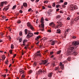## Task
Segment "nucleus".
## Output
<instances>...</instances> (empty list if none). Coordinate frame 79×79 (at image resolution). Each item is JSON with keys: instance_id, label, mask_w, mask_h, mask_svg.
Returning <instances> with one entry per match:
<instances>
[{"instance_id": "nucleus-4", "label": "nucleus", "mask_w": 79, "mask_h": 79, "mask_svg": "<svg viewBox=\"0 0 79 79\" xmlns=\"http://www.w3.org/2000/svg\"><path fill=\"white\" fill-rule=\"evenodd\" d=\"M48 63V60H43L41 63H40V64H45L46 63Z\"/></svg>"}, {"instance_id": "nucleus-27", "label": "nucleus", "mask_w": 79, "mask_h": 79, "mask_svg": "<svg viewBox=\"0 0 79 79\" xmlns=\"http://www.w3.org/2000/svg\"><path fill=\"white\" fill-rule=\"evenodd\" d=\"M5 58H6V57L4 55L2 57V59L3 60H4L5 59Z\"/></svg>"}, {"instance_id": "nucleus-13", "label": "nucleus", "mask_w": 79, "mask_h": 79, "mask_svg": "<svg viewBox=\"0 0 79 79\" xmlns=\"http://www.w3.org/2000/svg\"><path fill=\"white\" fill-rule=\"evenodd\" d=\"M40 36L39 35L37 36V37L36 38L35 40H37V41H38V40H39V39H40Z\"/></svg>"}, {"instance_id": "nucleus-38", "label": "nucleus", "mask_w": 79, "mask_h": 79, "mask_svg": "<svg viewBox=\"0 0 79 79\" xmlns=\"http://www.w3.org/2000/svg\"><path fill=\"white\" fill-rule=\"evenodd\" d=\"M39 32H34V34H36V35H38L39 34Z\"/></svg>"}, {"instance_id": "nucleus-42", "label": "nucleus", "mask_w": 79, "mask_h": 79, "mask_svg": "<svg viewBox=\"0 0 79 79\" xmlns=\"http://www.w3.org/2000/svg\"><path fill=\"white\" fill-rule=\"evenodd\" d=\"M5 63L6 64H8V60H7L6 61H5Z\"/></svg>"}, {"instance_id": "nucleus-26", "label": "nucleus", "mask_w": 79, "mask_h": 79, "mask_svg": "<svg viewBox=\"0 0 79 79\" xmlns=\"http://www.w3.org/2000/svg\"><path fill=\"white\" fill-rule=\"evenodd\" d=\"M63 25V24L61 23H60V24L58 25V26H60V27H61Z\"/></svg>"}, {"instance_id": "nucleus-23", "label": "nucleus", "mask_w": 79, "mask_h": 79, "mask_svg": "<svg viewBox=\"0 0 79 79\" xmlns=\"http://www.w3.org/2000/svg\"><path fill=\"white\" fill-rule=\"evenodd\" d=\"M10 47H11V49H13V48H14V45H13V44H11Z\"/></svg>"}, {"instance_id": "nucleus-37", "label": "nucleus", "mask_w": 79, "mask_h": 79, "mask_svg": "<svg viewBox=\"0 0 79 79\" xmlns=\"http://www.w3.org/2000/svg\"><path fill=\"white\" fill-rule=\"evenodd\" d=\"M12 50H9V52H10V54H12Z\"/></svg>"}, {"instance_id": "nucleus-57", "label": "nucleus", "mask_w": 79, "mask_h": 79, "mask_svg": "<svg viewBox=\"0 0 79 79\" xmlns=\"http://www.w3.org/2000/svg\"><path fill=\"white\" fill-rule=\"evenodd\" d=\"M39 1V0H36L35 2L36 3H37Z\"/></svg>"}, {"instance_id": "nucleus-19", "label": "nucleus", "mask_w": 79, "mask_h": 79, "mask_svg": "<svg viewBox=\"0 0 79 79\" xmlns=\"http://www.w3.org/2000/svg\"><path fill=\"white\" fill-rule=\"evenodd\" d=\"M55 70L56 71H59V70H60V68H59L58 67H56L55 68Z\"/></svg>"}, {"instance_id": "nucleus-48", "label": "nucleus", "mask_w": 79, "mask_h": 79, "mask_svg": "<svg viewBox=\"0 0 79 79\" xmlns=\"http://www.w3.org/2000/svg\"><path fill=\"white\" fill-rule=\"evenodd\" d=\"M11 37H10V36H9V40H11Z\"/></svg>"}, {"instance_id": "nucleus-32", "label": "nucleus", "mask_w": 79, "mask_h": 79, "mask_svg": "<svg viewBox=\"0 0 79 79\" xmlns=\"http://www.w3.org/2000/svg\"><path fill=\"white\" fill-rule=\"evenodd\" d=\"M61 50H60V51H58L57 52V54L58 55L59 54H60V53H61Z\"/></svg>"}, {"instance_id": "nucleus-25", "label": "nucleus", "mask_w": 79, "mask_h": 79, "mask_svg": "<svg viewBox=\"0 0 79 79\" xmlns=\"http://www.w3.org/2000/svg\"><path fill=\"white\" fill-rule=\"evenodd\" d=\"M37 66V62H35L33 63V66Z\"/></svg>"}, {"instance_id": "nucleus-36", "label": "nucleus", "mask_w": 79, "mask_h": 79, "mask_svg": "<svg viewBox=\"0 0 79 79\" xmlns=\"http://www.w3.org/2000/svg\"><path fill=\"white\" fill-rule=\"evenodd\" d=\"M2 76H3V77H6V74L2 75Z\"/></svg>"}, {"instance_id": "nucleus-61", "label": "nucleus", "mask_w": 79, "mask_h": 79, "mask_svg": "<svg viewBox=\"0 0 79 79\" xmlns=\"http://www.w3.org/2000/svg\"><path fill=\"white\" fill-rule=\"evenodd\" d=\"M62 7H63V8H65V7H66V6H64V5H62Z\"/></svg>"}, {"instance_id": "nucleus-40", "label": "nucleus", "mask_w": 79, "mask_h": 79, "mask_svg": "<svg viewBox=\"0 0 79 79\" xmlns=\"http://www.w3.org/2000/svg\"><path fill=\"white\" fill-rule=\"evenodd\" d=\"M60 17H61V16H60V15H58L56 16L57 18H60Z\"/></svg>"}, {"instance_id": "nucleus-60", "label": "nucleus", "mask_w": 79, "mask_h": 79, "mask_svg": "<svg viewBox=\"0 0 79 79\" xmlns=\"http://www.w3.org/2000/svg\"><path fill=\"white\" fill-rule=\"evenodd\" d=\"M45 20L46 21H48V19H46Z\"/></svg>"}, {"instance_id": "nucleus-14", "label": "nucleus", "mask_w": 79, "mask_h": 79, "mask_svg": "<svg viewBox=\"0 0 79 79\" xmlns=\"http://www.w3.org/2000/svg\"><path fill=\"white\" fill-rule=\"evenodd\" d=\"M23 5L24 7H27V4L26 2H24L23 3Z\"/></svg>"}, {"instance_id": "nucleus-15", "label": "nucleus", "mask_w": 79, "mask_h": 79, "mask_svg": "<svg viewBox=\"0 0 79 79\" xmlns=\"http://www.w3.org/2000/svg\"><path fill=\"white\" fill-rule=\"evenodd\" d=\"M56 41H53L51 42V44L52 45H54L55 44Z\"/></svg>"}, {"instance_id": "nucleus-20", "label": "nucleus", "mask_w": 79, "mask_h": 79, "mask_svg": "<svg viewBox=\"0 0 79 79\" xmlns=\"http://www.w3.org/2000/svg\"><path fill=\"white\" fill-rule=\"evenodd\" d=\"M52 73H49L48 75V77H52Z\"/></svg>"}, {"instance_id": "nucleus-54", "label": "nucleus", "mask_w": 79, "mask_h": 79, "mask_svg": "<svg viewBox=\"0 0 79 79\" xmlns=\"http://www.w3.org/2000/svg\"><path fill=\"white\" fill-rule=\"evenodd\" d=\"M48 32H52V30H48Z\"/></svg>"}, {"instance_id": "nucleus-51", "label": "nucleus", "mask_w": 79, "mask_h": 79, "mask_svg": "<svg viewBox=\"0 0 79 79\" xmlns=\"http://www.w3.org/2000/svg\"><path fill=\"white\" fill-rule=\"evenodd\" d=\"M73 39H76V36H74L72 37Z\"/></svg>"}, {"instance_id": "nucleus-52", "label": "nucleus", "mask_w": 79, "mask_h": 79, "mask_svg": "<svg viewBox=\"0 0 79 79\" xmlns=\"http://www.w3.org/2000/svg\"><path fill=\"white\" fill-rule=\"evenodd\" d=\"M48 8H52V6H48Z\"/></svg>"}, {"instance_id": "nucleus-59", "label": "nucleus", "mask_w": 79, "mask_h": 79, "mask_svg": "<svg viewBox=\"0 0 79 79\" xmlns=\"http://www.w3.org/2000/svg\"><path fill=\"white\" fill-rule=\"evenodd\" d=\"M29 73L30 74H31V73H32V70L30 71Z\"/></svg>"}, {"instance_id": "nucleus-18", "label": "nucleus", "mask_w": 79, "mask_h": 79, "mask_svg": "<svg viewBox=\"0 0 79 79\" xmlns=\"http://www.w3.org/2000/svg\"><path fill=\"white\" fill-rule=\"evenodd\" d=\"M9 7V6H7V8H6L5 7L4 8V9H3V10H5V9L6 10H8V8Z\"/></svg>"}, {"instance_id": "nucleus-49", "label": "nucleus", "mask_w": 79, "mask_h": 79, "mask_svg": "<svg viewBox=\"0 0 79 79\" xmlns=\"http://www.w3.org/2000/svg\"><path fill=\"white\" fill-rule=\"evenodd\" d=\"M16 56V54H14V56H13V58H15V56Z\"/></svg>"}, {"instance_id": "nucleus-55", "label": "nucleus", "mask_w": 79, "mask_h": 79, "mask_svg": "<svg viewBox=\"0 0 79 79\" xmlns=\"http://www.w3.org/2000/svg\"><path fill=\"white\" fill-rule=\"evenodd\" d=\"M42 8L43 10H44L45 8V7H44V6H42Z\"/></svg>"}, {"instance_id": "nucleus-29", "label": "nucleus", "mask_w": 79, "mask_h": 79, "mask_svg": "<svg viewBox=\"0 0 79 79\" xmlns=\"http://www.w3.org/2000/svg\"><path fill=\"white\" fill-rule=\"evenodd\" d=\"M23 40V39L22 38H21L20 39H19V42L20 43L22 42V41Z\"/></svg>"}, {"instance_id": "nucleus-30", "label": "nucleus", "mask_w": 79, "mask_h": 79, "mask_svg": "<svg viewBox=\"0 0 79 79\" xmlns=\"http://www.w3.org/2000/svg\"><path fill=\"white\" fill-rule=\"evenodd\" d=\"M60 68L61 69H62V70H63L64 69V65H63L62 66H61Z\"/></svg>"}, {"instance_id": "nucleus-41", "label": "nucleus", "mask_w": 79, "mask_h": 79, "mask_svg": "<svg viewBox=\"0 0 79 79\" xmlns=\"http://www.w3.org/2000/svg\"><path fill=\"white\" fill-rule=\"evenodd\" d=\"M50 12H48L47 13H48V14H49V15H50V12H52V11H53V10H51L50 11Z\"/></svg>"}, {"instance_id": "nucleus-34", "label": "nucleus", "mask_w": 79, "mask_h": 79, "mask_svg": "<svg viewBox=\"0 0 79 79\" xmlns=\"http://www.w3.org/2000/svg\"><path fill=\"white\" fill-rule=\"evenodd\" d=\"M19 34L20 36H22L23 35V33L21 32H20Z\"/></svg>"}, {"instance_id": "nucleus-2", "label": "nucleus", "mask_w": 79, "mask_h": 79, "mask_svg": "<svg viewBox=\"0 0 79 79\" xmlns=\"http://www.w3.org/2000/svg\"><path fill=\"white\" fill-rule=\"evenodd\" d=\"M27 26H28V27H30V29H31L32 31H33L34 30V28L33 27L32 25H31L30 23H27Z\"/></svg>"}, {"instance_id": "nucleus-62", "label": "nucleus", "mask_w": 79, "mask_h": 79, "mask_svg": "<svg viewBox=\"0 0 79 79\" xmlns=\"http://www.w3.org/2000/svg\"><path fill=\"white\" fill-rule=\"evenodd\" d=\"M67 19L68 20H69L70 19V18L69 17H68Z\"/></svg>"}, {"instance_id": "nucleus-53", "label": "nucleus", "mask_w": 79, "mask_h": 79, "mask_svg": "<svg viewBox=\"0 0 79 79\" xmlns=\"http://www.w3.org/2000/svg\"><path fill=\"white\" fill-rule=\"evenodd\" d=\"M43 40H47V38H46V37H44L43 38Z\"/></svg>"}, {"instance_id": "nucleus-35", "label": "nucleus", "mask_w": 79, "mask_h": 79, "mask_svg": "<svg viewBox=\"0 0 79 79\" xmlns=\"http://www.w3.org/2000/svg\"><path fill=\"white\" fill-rule=\"evenodd\" d=\"M52 6L53 7H55V2L53 3Z\"/></svg>"}, {"instance_id": "nucleus-28", "label": "nucleus", "mask_w": 79, "mask_h": 79, "mask_svg": "<svg viewBox=\"0 0 79 79\" xmlns=\"http://www.w3.org/2000/svg\"><path fill=\"white\" fill-rule=\"evenodd\" d=\"M29 45H27L26 46H25V47L24 48H25L26 50H27V47H28Z\"/></svg>"}, {"instance_id": "nucleus-44", "label": "nucleus", "mask_w": 79, "mask_h": 79, "mask_svg": "<svg viewBox=\"0 0 79 79\" xmlns=\"http://www.w3.org/2000/svg\"><path fill=\"white\" fill-rule=\"evenodd\" d=\"M28 12H34V10H28Z\"/></svg>"}, {"instance_id": "nucleus-21", "label": "nucleus", "mask_w": 79, "mask_h": 79, "mask_svg": "<svg viewBox=\"0 0 79 79\" xmlns=\"http://www.w3.org/2000/svg\"><path fill=\"white\" fill-rule=\"evenodd\" d=\"M27 31L28 30L27 29H25V35H27Z\"/></svg>"}, {"instance_id": "nucleus-58", "label": "nucleus", "mask_w": 79, "mask_h": 79, "mask_svg": "<svg viewBox=\"0 0 79 79\" xmlns=\"http://www.w3.org/2000/svg\"><path fill=\"white\" fill-rule=\"evenodd\" d=\"M50 53L51 55H52L53 53V52H51Z\"/></svg>"}, {"instance_id": "nucleus-39", "label": "nucleus", "mask_w": 79, "mask_h": 79, "mask_svg": "<svg viewBox=\"0 0 79 79\" xmlns=\"http://www.w3.org/2000/svg\"><path fill=\"white\" fill-rule=\"evenodd\" d=\"M48 2V1H44V3H47Z\"/></svg>"}, {"instance_id": "nucleus-10", "label": "nucleus", "mask_w": 79, "mask_h": 79, "mask_svg": "<svg viewBox=\"0 0 79 79\" xmlns=\"http://www.w3.org/2000/svg\"><path fill=\"white\" fill-rule=\"evenodd\" d=\"M19 71V73H21V74H24V70H23L22 69H20Z\"/></svg>"}, {"instance_id": "nucleus-5", "label": "nucleus", "mask_w": 79, "mask_h": 79, "mask_svg": "<svg viewBox=\"0 0 79 79\" xmlns=\"http://www.w3.org/2000/svg\"><path fill=\"white\" fill-rule=\"evenodd\" d=\"M33 36V34L32 33L29 32L27 34V37L28 38H30V37H32Z\"/></svg>"}, {"instance_id": "nucleus-43", "label": "nucleus", "mask_w": 79, "mask_h": 79, "mask_svg": "<svg viewBox=\"0 0 79 79\" xmlns=\"http://www.w3.org/2000/svg\"><path fill=\"white\" fill-rule=\"evenodd\" d=\"M40 51H39L38 52H36L35 53V54H38V53H40Z\"/></svg>"}, {"instance_id": "nucleus-6", "label": "nucleus", "mask_w": 79, "mask_h": 79, "mask_svg": "<svg viewBox=\"0 0 79 79\" xmlns=\"http://www.w3.org/2000/svg\"><path fill=\"white\" fill-rule=\"evenodd\" d=\"M71 10H77V9H78V7L76 6H72V7H71Z\"/></svg>"}, {"instance_id": "nucleus-50", "label": "nucleus", "mask_w": 79, "mask_h": 79, "mask_svg": "<svg viewBox=\"0 0 79 79\" xmlns=\"http://www.w3.org/2000/svg\"><path fill=\"white\" fill-rule=\"evenodd\" d=\"M60 2L61 3H63L64 1L63 0H60Z\"/></svg>"}, {"instance_id": "nucleus-17", "label": "nucleus", "mask_w": 79, "mask_h": 79, "mask_svg": "<svg viewBox=\"0 0 79 79\" xmlns=\"http://www.w3.org/2000/svg\"><path fill=\"white\" fill-rule=\"evenodd\" d=\"M79 19V16H78L77 18L75 19V21H78Z\"/></svg>"}, {"instance_id": "nucleus-7", "label": "nucleus", "mask_w": 79, "mask_h": 79, "mask_svg": "<svg viewBox=\"0 0 79 79\" xmlns=\"http://www.w3.org/2000/svg\"><path fill=\"white\" fill-rule=\"evenodd\" d=\"M7 3V2L6 1H4L3 2H1V4L0 5V6H1V7L3 6V4H5V5H6V4Z\"/></svg>"}, {"instance_id": "nucleus-46", "label": "nucleus", "mask_w": 79, "mask_h": 79, "mask_svg": "<svg viewBox=\"0 0 79 79\" xmlns=\"http://www.w3.org/2000/svg\"><path fill=\"white\" fill-rule=\"evenodd\" d=\"M23 11L22 10H20L19 11V12L20 13H23Z\"/></svg>"}, {"instance_id": "nucleus-3", "label": "nucleus", "mask_w": 79, "mask_h": 79, "mask_svg": "<svg viewBox=\"0 0 79 79\" xmlns=\"http://www.w3.org/2000/svg\"><path fill=\"white\" fill-rule=\"evenodd\" d=\"M47 73V71L45 70L40 69L37 72V74H39L40 73Z\"/></svg>"}, {"instance_id": "nucleus-31", "label": "nucleus", "mask_w": 79, "mask_h": 79, "mask_svg": "<svg viewBox=\"0 0 79 79\" xmlns=\"http://www.w3.org/2000/svg\"><path fill=\"white\" fill-rule=\"evenodd\" d=\"M16 7V5H15L13 6V8H12V10H15V9Z\"/></svg>"}, {"instance_id": "nucleus-63", "label": "nucleus", "mask_w": 79, "mask_h": 79, "mask_svg": "<svg viewBox=\"0 0 79 79\" xmlns=\"http://www.w3.org/2000/svg\"><path fill=\"white\" fill-rule=\"evenodd\" d=\"M24 41H25V42H27V40H24Z\"/></svg>"}, {"instance_id": "nucleus-9", "label": "nucleus", "mask_w": 79, "mask_h": 79, "mask_svg": "<svg viewBox=\"0 0 79 79\" xmlns=\"http://www.w3.org/2000/svg\"><path fill=\"white\" fill-rule=\"evenodd\" d=\"M36 56H38V57H41V54H36L35 55V58H36Z\"/></svg>"}, {"instance_id": "nucleus-8", "label": "nucleus", "mask_w": 79, "mask_h": 79, "mask_svg": "<svg viewBox=\"0 0 79 79\" xmlns=\"http://www.w3.org/2000/svg\"><path fill=\"white\" fill-rule=\"evenodd\" d=\"M39 27L44 29V23H41V25H39Z\"/></svg>"}, {"instance_id": "nucleus-16", "label": "nucleus", "mask_w": 79, "mask_h": 79, "mask_svg": "<svg viewBox=\"0 0 79 79\" xmlns=\"http://www.w3.org/2000/svg\"><path fill=\"white\" fill-rule=\"evenodd\" d=\"M60 32H61V30H60V29H58L57 30L56 33H57L58 34H60Z\"/></svg>"}, {"instance_id": "nucleus-11", "label": "nucleus", "mask_w": 79, "mask_h": 79, "mask_svg": "<svg viewBox=\"0 0 79 79\" xmlns=\"http://www.w3.org/2000/svg\"><path fill=\"white\" fill-rule=\"evenodd\" d=\"M71 51H69L66 53L67 55H68V56H69V55H71Z\"/></svg>"}, {"instance_id": "nucleus-24", "label": "nucleus", "mask_w": 79, "mask_h": 79, "mask_svg": "<svg viewBox=\"0 0 79 79\" xmlns=\"http://www.w3.org/2000/svg\"><path fill=\"white\" fill-rule=\"evenodd\" d=\"M24 77H25V76L24 75V74L22 75V79H25Z\"/></svg>"}, {"instance_id": "nucleus-12", "label": "nucleus", "mask_w": 79, "mask_h": 79, "mask_svg": "<svg viewBox=\"0 0 79 79\" xmlns=\"http://www.w3.org/2000/svg\"><path fill=\"white\" fill-rule=\"evenodd\" d=\"M44 17H42L41 19V21L40 22V23H43L44 24Z\"/></svg>"}, {"instance_id": "nucleus-22", "label": "nucleus", "mask_w": 79, "mask_h": 79, "mask_svg": "<svg viewBox=\"0 0 79 79\" xmlns=\"http://www.w3.org/2000/svg\"><path fill=\"white\" fill-rule=\"evenodd\" d=\"M49 25V26H51V25H53V26L54 27V26H55V25L53 23V22H52L51 23H50Z\"/></svg>"}, {"instance_id": "nucleus-64", "label": "nucleus", "mask_w": 79, "mask_h": 79, "mask_svg": "<svg viewBox=\"0 0 79 79\" xmlns=\"http://www.w3.org/2000/svg\"><path fill=\"white\" fill-rule=\"evenodd\" d=\"M67 60H68V61H70L71 60H70V59L69 58H68Z\"/></svg>"}, {"instance_id": "nucleus-1", "label": "nucleus", "mask_w": 79, "mask_h": 79, "mask_svg": "<svg viewBox=\"0 0 79 79\" xmlns=\"http://www.w3.org/2000/svg\"><path fill=\"white\" fill-rule=\"evenodd\" d=\"M79 44V41H75L72 42V46H73V45L74 47L71 46L69 48V50L71 51L70 52H73L72 53H73V55H75V56H76L77 55V53L76 52V51H77V48L78 47L77 45H78Z\"/></svg>"}, {"instance_id": "nucleus-47", "label": "nucleus", "mask_w": 79, "mask_h": 79, "mask_svg": "<svg viewBox=\"0 0 79 79\" xmlns=\"http://www.w3.org/2000/svg\"><path fill=\"white\" fill-rule=\"evenodd\" d=\"M67 4H68V2H64V5H67Z\"/></svg>"}, {"instance_id": "nucleus-45", "label": "nucleus", "mask_w": 79, "mask_h": 79, "mask_svg": "<svg viewBox=\"0 0 79 79\" xmlns=\"http://www.w3.org/2000/svg\"><path fill=\"white\" fill-rule=\"evenodd\" d=\"M63 65H64L62 64V63L60 62V66H63Z\"/></svg>"}, {"instance_id": "nucleus-33", "label": "nucleus", "mask_w": 79, "mask_h": 79, "mask_svg": "<svg viewBox=\"0 0 79 79\" xmlns=\"http://www.w3.org/2000/svg\"><path fill=\"white\" fill-rule=\"evenodd\" d=\"M60 5H57L56 6V8H60Z\"/></svg>"}, {"instance_id": "nucleus-56", "label": "nucleus", "mask_w": 79, "mask_h": 79, "mask_svg": "<svg viewBox=\"0 0 79 79\" xmlns=\"http://www.w3.org/2000/svg\"><path fill=\"white\" fill-rule=\"evenodd\" d=\"M60 13H63V12L62 10H60Z\"/></svg>"}]
</instances>
